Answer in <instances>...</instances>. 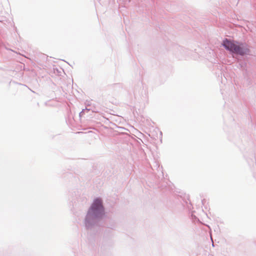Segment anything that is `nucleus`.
Wrapping results in <instances>:
<instances>
[{"instance_id": "f257e3e1", "label": "nucleus", "mask_w": 256, "mask_h": 256, "mask_svg": "<svg viewBox=\"0 0 256 256\" xmlns=\"http://www.w3.org/2000/svg\"><path fill=\"white\" fill-rule=\"evenodd\" d=\"M222 44L226 49L236 54L244 55L249 52V49L246 44L233 40L226 38L222 41Z\"/></svg>"}, {"instance_id": "f03ea898", "label": "nucleus", "mask_w": 256, "mask_h": 256, "mask_svg": "<svg viewBox=\"0 0 256 256\" xmlns=\"http://www.w3.org/2000/svg\"><path fill=\"white\" fill-rule=\"evenodd\" d=\"M103 212L102 201L100 199L96 200L88 211V214H94L98 215Z\"/></svg>"}]
</instances>
